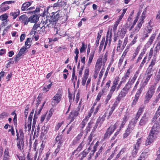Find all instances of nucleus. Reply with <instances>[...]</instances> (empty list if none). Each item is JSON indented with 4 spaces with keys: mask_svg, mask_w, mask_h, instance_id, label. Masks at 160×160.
<instances>
[{
    "mask_svg": "<svg viewBox=\"0 0 160 160\" xmlns=\"http://www.w3.org/2000/svg\"><path fill=\"white\" fill-rule=\"evenodd\" d=\"M158 123H156L153 125L149 135L146 140V145H148L150 144L153 141L154 139L156 138L159 132L158 131Z\"/></svg>",
    "mask_w": 160,
    "mask_h": 160,
    "instance_id": "f257e3e1",
    "label": "nucleus"
},
{
    "mask_svg": "<svg viewBox=\"0 0 160 160\" xmlns=\"http://www.w3.org/2000/svg\"><path fill=\"white\" fill-rule=\"evenodd\" d=\"M65 15V12L64 10H59L56 12H52L50 16L51 21L52 22L58 21L59 18Z\"/></svg>",
    "mask_w": 160,
    "mask_h": 160,
    "instance_id": "f03ea898",
    "label": "nucleus"
},
{
    "mask_svg": "<svg viewBox=\"0 0 160 160\" xmlns=\"http://www.w3.org/2000/svg\"><path fill=\"white\" fill-rule=\"evenodd\" d=\"M118 123H116L114 125H111L107 129L104 135L102 141H104L106 139H108L110 136L113 133L116 129Z\"/></svg>",
    "mask_w": 160,
    "mask_h": 160,
    "instance_id": "7ed1b4c3",
    "label": "nucleus"
},
{
    "mask_svg": "<svg viewBox=\"0 0 160 160\" xmlns=\"http://www.w3.org/2000/svg\"><path fill=\"white\" fill-rule=\"evenodd\" d=\"M155 88L153 86H151L149 87L145 97L144 102L145 103L149 102L155 93Z\"/></svg>",
    "mask_w": 160,
    "mask_h": 160,
    "instance_id": "20e7f679",
    "label": "nucleus"
},
{
    "mask_svg": "<svg viewBox=\"0 0 160 160\" xmlns=\"http://www.w3.org/2000/svg\"><path fill=\"white\" fill-rule=\"evenodd\" d=\"M62 96V94L59 92L54 96L51 101V105L52 106H55L60 102Z\"/></svg>",
    "mask_w": 160,
    "mask_h": 160,
    "instance_id": "39448f33",
    "label": "nucleus"
},
{
    "mask_svg": "<svg viewBox=\"0 0 160 160\" xmlns=\"http://www.w3.org/2000/svg\"><path fill=\"white\" fill-rule=\"evenodd\" d=\"M13 1H5L2 3L0 6V12H3L8 10L10 8L8 4L14 3Z\"/></svg>",
    "mask_w": 160,
    "mask_h": 160,
    "instance_id": "423d86ee",
    "label": "nucleus"
},
{
    "mask_svg": "<svg viewBox=\"0 0 160 160\" xmlns=\"http://www.w3.org/2000/svg\"><path fill=\"white\" fill-rule=\"evenodd\" d=\"M51 19L50 16H47L46 17H44V18L42 19L41 21V24H42L41 28H42L43 27H49V24L52 22L51 21Z\"/></svg>",
    "mask_w": 160,
    "mask_h": 160,
    "instance_id": "0eeeda50",
    "label": "nucleus"
},
{
    "mask_svg": "<svg viewBox=\"0 0 160 160\" xmlns=\"http://www.w3.org/2000/svg\"><path fill=\"white\" fill-rule=\"evenodd\" d=\"M133 84V83L132 82L128 80V82L125 84L124 87L121 91L126 95L129 91L130 89L132 87Z\"/></svg>",
    "mask_w": 160,
    "mask_h": 160,
    "instance_id": "6e6552de",
    "label": "nucleus"
},
{
    "mask_svg": "<svg viewBox=\"0 0 160 160\" xmlns=\"http://www.w3.org/2000/svg\"><path fill=\"white\" fill-rule=\"evenodd\" d=\"M16 132L17 136V140L18 141L17 142V145L18 149L21 151L22 148H23L24 145L23 139H19V137L18 136L19 133L17 131H16Z\"/></svg>",
    "mask_w": 160,
    "mask_h": 160,
    "instance_id": "1a4fd4ad",
    "label": "nucleus"
},
{
    "mask_svg": "<svg viewBox=\"0 0 160 160\" xmlns=\"http://www.w3.org/2000/svg\"><path fill=\"white\" fill-rule=\"evenodd\" d=\"M79 110H76L74 111L71 112L68 118V119L70 120V123L73 122L74 119L78 115Z\"/></svg>",
    "mask_w": 160,
    "mask_h": 160,
    "instance_id": "9d476101",
    "label": "nucleus"
},
{
    "mask_svg": "<svg viewBox=\"0 0 160 160\" xmlns=\"http://www.w3.org/2000/svg\"><path fill=\"white\" fill-rule=\"evenodd\" d=\"M18 21L24 25H27L29 22V18L25 14L21 15L19 18Z\"/></svg>",
    "mask_w": 160,
    "mask_h": 160,
    "instance_id": "9b49d317",
    "label": "nucleus"
},
{
    "mask_svg": "<svg viewBox=\"0 0 160 160\" xmlns=\"http://www.w3.org/2000/svg\"><path fill=\"white\" fill-rule=\"evenodd\" d=\"M36 32V31H31L30 32L27 36V37L26 40H32L34 39L35 40H38V36L35 35V33Z\"/></svg>",
    "mask_w": 160,
    "mask_h": 160,
    "instance_id": "f8f14e48",
    "label": "nucleus"
},
{
    "mask_svg": "<svg viewBox=\"0 0 160 160\" xmlns=\"http://www.w3.org/2000/svg\"><path fill=\"white\" fill-rule=\"evenodd\" d=\"M89 152V150L88 149H85L82 152H80L77 157L78 158V160H82L84 158L86 157Z\"/></svg>",
    "mask_w": 160,
    "mask_h": 160,
    "instance_id": "ddd939ff",
    "label": "nucleus"
},
{
    "mask_svg": "<svg viewBox=\"0 0 160 160\" xmlns=\"http://www.w3.org/2000/svg\"><path fill=\"white\" fill-rule=\"evenodd\" d=\"M27 49H28L26 48L24 46L20 49L18 53L14 59L16 61L18 60V59L20 57L22 56L23 54L26 53L27 51Z\"/></svg>",
    "mask_w": 160,
    "mask_h": 160,
    "instance_id": "4468645a",
    "label": "nucleus"
},
{
    "mask_svg": "<svg viewBox=\"0 0 160 160\" xmlns=\"http://www.w3.org/2000/svg\"><path fill=\"white\" fill-rule=\"evenodd\" d=\"M148 121V118L145 114L142 116L140 119L139 122V125L140 126L145 125Z\"/></svg>",
    "mask_w": 160,
    "mask_h": 160,
    "instance_id": "2eb2a0df",
    "label": "nucleus"
},
{
    "mask_svg": "<svg viewBox=\"0 0 160 160\" xmlns=\"http://www.w3.org/2000/svg\"><path fill=\"white\" fill-rule=\"evenodd\" d=\"M38 15L35 14L31 16L29 18V22L31 23H36L38 21L39 19Z\"/></svg>",
    "mask_w": 160,
    "mask_h": 160,
    "instance_id": "dca6fc26",
    "label": "nucleus"
},
{
    "mask_svg": "<svg viewBox=\"0 0 160 160\" xmlns=\"http://www.w3.org/2000/svg\"><path fill=\"white\" fill-rule=\"evenodd\" d=\"M20 14V11L18 9H16L15 11L11 12L9 14V16L13 19H15Z\"/></svg>",
    "mask_w": 160,
    "mask_h": 160,
    "instance_id": "f3484780",
    "label": "nucleus"
},
{
    "mask_svg": "<svg viewBox=\"0 0 160 160\" xmlns=\"http://www.w3.org/2000/svg\"><path fill=\"white\" fill-rule=\"evenodd\" d=\"M126 95V94L121 91L119 94L118 96L117 97L116 100L114 103L118 105L122 98L124 97Z\"/></svg>",
    "mask_w": 160,
    "mask_h": 160,
    "instance_id": "a211bd4d",
    "label": "nucleus"
},
{
    "mask_svg": "<svg viewBox=\"0 0 160 160\" xmlns=\"http://www.w3.org/2000/svg\"><path fill=\"white\" fill-rule=\"evenodd\" d=\"M32 2H27L23 3L21 7V10L22 11L28 10V8L31 4Z\"/></svg>",
    "mask_w": 160,
    "mask_h": 160,
    "instance_id": "6ab92c4d",
    "label": "nucleus"
},
{
    "mask_svg": "<svg viewBox=\"0 0 160 160\" xmlns=\"http://www.w3.org/2000/svg\"><path fill=\"white\" fill-rule=\"evenodd\" d=\"M151 23L152 21L151 20L148 23V25H147L146 28H145L146 32L148 33H150L152 29H153L152 25H151Z\"/></svg>",
    "mask_w": 160,
    "mask_h": 160,
    "instance_id": "aec40b11",
    "label": "nucleus"
},
{
    "mask_svg": "<svg viewBox=\"0 0 160 160\" xmlns=\"http://www.w3.org/2000/svg\"><path fill=\"white\" fill-rule=\"evenodd\" d=\"M128 117L126 115H125L124 117L122 118V123L120 126V130L123 128L125 125L126 122L128 120Z\"/></svg>",
    "mask_w": 160,
    "mask_h": 160,
    "instance_id": "412c9836",
    "label": "nucleus"
},
{
    "mask_svg": "<svg viewBox=\"0 0 160 160\" xmlns=\"http://www.w3.org/2000/svg\"><path fill=\"white\" fill-rule=\"evenodd\" d=\"M142 138H141L138 139L136 144H134V149H137L138 150L140 147V145L142 143Z\"/></svg>",
    "mask_w": 160,
    "mask_h": 160,
    "instance_id": "4be33fe9",
    "label": "nucleus"
},
{
    "mask_svg": "<svg viewBox=\"0 0 160 160\" xmlns=\"http://www.w3.org/2000/svg\"><path fill=\"white\" fill-rule=\"evenodd\" d=\"M102 59L101 58H98L96 62L95 65V68L100 69L102 65Z\"/></svg>",
    "mask_w": 160,
    "mask_h": 160,
    "instance_id": "5701e85b",
    "label": "nucleus"
},
{
    "mask_svg": "<svg viewBox=\"0 0 160 160\" xmlns=\"http://www.w3.org/2000/svg\"><path fill=\"white\" fill-rule=\"evenodd\" d=\"M118 83V82L117 81H114L113 82V85L111 87L109 92L112 94H113V92L116 88L117 85Z\"/></svg>",
    "mask_w": 160,
    "mask_h": 160,
    "instance_id": "b1692460",
    "label": "nucleus"
},
{
    "mask_svg": "<svg viewBox=\"0 0 160 160\" xmlns=\"http://www.w3.org/2000/svg\"><path fill=\"white\" fill-rule=\"evenodd\" d=\"M135 125V124H133V123L132 124V123H130L128 125L126 131L130 134L132 131L134 129Z\"/></svg>",
    "mask_w": 160,
    "mask_h": 160,
    "instance_id": "393cba45",
    "label": "nucleus"
},
{
    "mask_svg": "<svg viewBox=\"0 0 160 160\" xmlns=\"http://www.w3.org/2000/svg\"><path fill=\"white\" fill-rule=\"evenodd\" d=\"M143 22V19H142V20H139V23L137 25V26L135 28L134 30V32H137L140 29V28H141L142 24Z\"/></svg>",
    "mask_w": 160,
    "mask_h": 160,
    "instance_id": "a878e982",
    "label": "nucleus"
},
{
    "mask_svg": "<svg viewBox=\"0 0 160 160\" xmlns=\"http://www.w3.org/2000/svg\"><path fill=\"white\" fill-rule=\"evenodd\" d=\"M152 75L148 74L146 73L145 74V79L143 84L144 86L147 84Z\"/></svg>",
    "mask_w": 160,
    "mask_h": 160,
    "instance_id": "bb28decb",
    "label": "nucleus"
},
{
    "mask_svg": "<svg viewBox=\"0 0 160 160\" xmlns=\"http://www.w3.org/2000/svg\"><path fill=\"white\" fill-rule=\"evenodd\" d=\"M112 29L110 30L109 29L107 33L106 40H111L112 37Z\"/></svg>",
    "mask_w": 160,
    "mask_h": 160,
    "instance_id": "cd10ccee",
    "label": "nucleus"
},
{
    "mask_svg": "<svg viewBox=\"0 0 160 160\" xmlns=\"http://www.w3.org/2000/svg\"><path fill=\"white\" fill-rule=\"evenodd\" d=\"M94 124V121L93 120H91L88 124V126L86 128V132L88 133L90 131V129L93 126Z\"/></svg>",
    "mask_w": 160,
    "mask_h": 160,
    "instance_id": "c85d7f7f",
    "label": "nucleus"
},
{
    "mask_svg": "<svg viewBox=\"0 0 160 160\" xmlns=\"http://www.w3.org/2000/svg\"><path fill=\"white\" fill-rule=\"evenodd\" d=\"M83 134L82 132H81L75 138V139L73 141V144H75L78 143V141L80 139Z\"/></svg>",
    "mask_w": 160,
    "mask_h": 160,
    "instance_id": "c756f323",
    "label": "nucleus"
},
{
    "mask_svg": "<svg viewBox=\"0 0 160 160\" xmlns=\"http://www.w3.org/2000/svg\"><path fill=\"white\" fill-rule=\"evenodd\" d=\"M94 55V52H92L89 55V60L88 63V65L89 66L92 62L93 58Z\"/></svg>",
    "mask_w": 160,
    "mask_h": 160,
    "instance_id": "7c9ffc66",
    "label": "nucleus"
},
{
    "mask_svg": "<svg viewBox=\"0 0 160 160\" xmlns=\"http://www.w3.org/2000/svg\"><path fill=\"white\" fill-rule=\"evenodd\" d=\"M139 71H136L135 74H134L133 77L132 78H130L128 80L130 81L131 82H132L133 83H134V82H135V81L137 77H138V75L139 73Z\"/></svg>",
    "mask_w": 160,
    "mask_h": 160,
    "instance_id": "2f4dec72",
    "label": "nucleus"
},
{
    "mask_svg": "<svg viewBox=\"0 0 160 160\" xmlns=\"http://www.w3.org/2000/svg\"><path fill=\"white\" fill-rule=\"evenodd\" d=\"M103 147L101 146L98 152H96V155L95 156V159H96L100 155L102 152L103 150Z\"/></svg>",
    "mask_w": 160,
    "mask_h": 160,
    "instance_id": "473e14b6",
    "label": "nucleus"
},
{
    "mask_svg": "<svg viewBox=\"0 0 160 160\" xmlns=\"http://www.w3.org/2000/svg\"><path fill=\"white\" fill-rule=\"evenodd\" d=\"M77 77L75 75V67H74L72 69V81H76Z\"/></svg>",
    "mask_w": 160,
    "mask_h": 160,
    "instance_id": "72a5a7b5",
    "label": "nucleus"
},
{
    "mask_svg": "<svg viewBox=\"0 0 160 160\" xmlns=\"http://www.w3.org/2000/svg\"><path fill=\"white\" fill-rule=\"evenodd\" d=\"M158 119H157L156 118H153L152 119L151 122V124H152L153 123H154V125L155 123H158V131L159 132V126L160 125V122H158Z\"/></svg>",
    "mask_w": 160,
    "mask_h": 160,
    "instance_id": "f704fd0d",
    "label": "nucleus"
},
{
    "mask_svg": "<svg viewBox=\"0 0 160 160\" xmlns=\"http://www.w3.org/2000/svg\"><path fill=\"white\" fill-rule=\"evenodd\" d=\"M147 154L145 152H142L138 160H145V159L147 157Z\"/></svg>",
    "mask_w": 160,
    "mask_h": 160,
    "instance_id": "c9c22d12",
    "label": "nucleus"
},
{
    "mask_svg": "<svg viewBox=\"0 0 160 160\" xmlns=\"http://www.w3.org/2000/svg\"><path fill=\"white\" fill-rule=\"evenodd\" d=\"M42 24H41V23L38 24H34V26L33 27V28H32V29L33 30H34V31H35L37 30V29L38 28H40V29H41L42 28H41V27H42Z\"/></svg>",
    "mask_w": 160,
    "mask_h": 160,
    "instance_id": "e433bc0d",
    "label": "nucleus"
},
{
    "mask_svg": "<svg viewBox=\"0 0 160 160\" xmlns=\"http://www.w3.org/2000/svg\"><path fill=\"white\" fill-rule=\"evenodd\" d=\"M140 48V46H138L136 48V50L135 51V52L134 53L133 57L132 59H134L137 56V55L138 54L139 49Z\"/></svg>",
    "mask_w": 160,
    "mask_h": 160,
    "instance_id": "4c0bfd02",
    "label": "nucleus"
},
{
    "mask_svg": "<svg viewBox=\"0 0 160 160\" xmlns=\"http://www.w3.org/2000/svg\"><path fill=\"white\" fill-rule=\"evenodd\" d=\"M61 138L60 136H57L55 138V140L57 143H58V145H61V144L62 143V142L61 140Z\"/></svg>",
    "mask_w": 160,
    "mask_h": 160,
    "instance_id": "58836bf2",
    "label": "nucleus"
},
{
    "mask_svg": "<svg viewBox=\"0 0 160 160\" xmlns=\"http://www.w3.org/2000/svg\"><path fill=\"white\" fill-rule=\"evenodd\" d=\"M8 18L7 13H4L0 16V19L2 21L6 20Z\"/></svg>",
    "mask_w": 160,
    "mask_h": 160,
    "instance_id": "ea45409f",
    "label": "nucleus"
},
{
    "mask_svg": "<svg viewBox=\"0 0 160 160\" xmlns=\"http://www.w3.org/2000/svg\"><path fill=\"white\" fill-rule=\"evenodd\" d=\"M155 63L156 60L155 59H152L148 68H149L150 69H153L152 68L155 65Z\"/></svg>",
    "mask_w": 160,
    "mask_h": 160,
    "instance_id": "a19ab883",
    "label": "nucleus"
},
{
    "mask_svg": "<svg viewBox=\"0 0 160 160\" xmlns=\"http://www.w3.org/2000/svg\"><path fill=\"white\" fill-rule=\"evenodd\" d=\"M88 121L87 120L83 119L80 125V127L81 128H84L87 123Z\"/></svg>",
    "mask_w": 160,
    "mask_h": 160,
    "instance_id": "79ce46f5",
    "label": "nucleus"
},
{
    "mask_svg": "<svg viewBox=\"0 0 160 160\" xmlns=\"http://www.w3.org/2000/svg\"><path fill=\"white\" fill-rule=\"evenodd\" d=\"M130 73L131 70L129 68L128 69V70L126 72L125 74L124 75L123 77L128 79L129 77Z\"/></svg>",
    "mask_w": 160,
    "mask_h": 160,
    "instance_id": "37998d69",
    "label": "nucleus"
},
{
    "mask_svg": "<svg viewBox=\"0 0 160 160\" xmlns=\"http://www.w3.org/2000/svg\"><path fill=\"white\" fill-rule=\"evenodd\" d=\"M100 120L99 119H98L97 120L96 123H94L93 124V129L92 130L94 131L96 130V129L97 128L98 124L100 123Z\"/></svg>",
    "mask_w": 160,
    "mask_h": 160,
    "instance_id": "c03bdc74",
    "label": "nucleus"
},
{
    "mask_svg": "<svg viewBox=\"0 0 160 160\" xmlns=\"http://www.w3.org/2000/svg\"><path fill=\"white\" fill-rule=\"evenodd\" d=\"M139 97H140L139 96L135 95L134 98L132 102V105H134L136 104L139 98Z\"/></svg>",
    "mask_w": 160,
    "mask_h": 160,
    "instance_id": "a18cd8bd",
    "label": "nucleus"
},
{
    "mask_svg": "<svg viewBox=\"0 0 160 160\" xmlns=\"http://www.w3.org/2000/svg\"><path fill=\"white\" fill-rule=\"evenodd\" d=\"M106 117V115L105 113L102 116V117L101 118H100V117H99L98 119H99L100 120V126L103 123V121L105 120V118Z\"/></svg>",
    "mask_w": 160,
    "mask_h": 160,
    "instance_id": "49530a36",
    "label": "nucleus"
},
{
    "mask_svg": "<svg viewBox=\"0 0 160 160\" xmlns=\"http://www.w3.org/2000/svg\"><path fill=\"white\" fill-rule=\"evenodd\" d=\"M29 109V107L28 105H27L25 107V109L24 112L25 118V119H26L27 118V116L28 113V111Z\"/></svg>",
    "mask_w": 160,
    "mask_h": 160,
    "instance_id": "de8ad7c7",
    "label": "nucleus"
},
{
    "mask_svg": "<svg viewBox=\"0 0 160 160\" xmlns=\"http://www.w3.org/2000/svg\"><path fill=\"white\" fill-rule=\"evenodd\" d=\"M84 142L82 141L78 145V147L77 148V150H79L80 151L81 150L82 148L84 145Z\"/></svg>",
    "mask_w": 160,
    "mask_h": 160,
    "instance_id": "09e8293b",
    "label": "nucleus"
},
{
    "mask_svg": "<svg viewBox=\"0 0 160 160\" xmlns=\"http://www.w3.org/2000/svg\"><path fill=\"white\" fill-rule=\"evenodd\" d=\"M82 45L80 49V52L82 53L85 50L87 46L85 45L83 42H82Z\"/></svg>",
    "mask_w": 160,
    "mask_h": 160,
    "instance_id": "8fccbe9b",
    "label": "nucleus"
},
{
    "mask_svg": "<svg viewBox=\"0 0 160 160\" xmlns=\"http://www.w3.org/2000/svg\"><path fill=\"white\" fill-rule=\"evenodd\" d=\"M143 89L142 87H141L138 90L135 94L136 95L140 97Z\"/></svg>",
    "mask_w": 160,
    "mask_h": 160,
    "instance_id": "3c124183",
    "label": "nucleus"
},
{
    "mask_svg": "<svg viewBox=\"0 0 160 160\" xmlns=\"http://www.w3.org/2000/svg\"><path fill=\"white\" fill-rule=\"evenodd\" d=\"M103 30L102 29L101 30L99 31L98 33V36L97 38V40H99L101 38L102 33H103Z\"/></svg>",
    "mask_w": 160,
    "mask_h": 160,
    "instance_id": "603ef678",
    "label": "nucleus"
},
{
    "mask_svg": "<svg viewBox=\"0 0 160 160\" xmlns=\"http://www.w3.org/2000/svg\"><path fill=\"white\" fill-rule=\"evenodd\" d=\"M30 41H26L25 43V46H24L26 48L28 49L30 47L31 44Z\"/></svg>",
    "mask_w": 160,
    "mask_h": 160,
    "instance_id": "864d4df0",
    "label": "nucleus"
},
{
    "mask_svg": "<svg viewBox=\"0 0 160 160\" xmlns=\"http://www.w3.org/2000/svg\"><path fill=\"white\" fill-rule=\"evenodd\" d=\"M113 94L109 92V93L108 94V95L107 97V98L105 100V102L107 103L109 100L111 98L112 95Z\"/></svg>",
    "mask_w": 160,
    "mask_h": 160,
    "instance_id": "5fc2aeb1",
    "label": "nucleus"
},
{
    "mask_svg": "<svg viewBox=\"0 0 160 160\" xmlns=\"http://www.w3.org/2000/svg\"><path fill=\"white\" fill-rule=\"evenodd\" d=\"M160 115V111L157 110L156 112L154 115L153 118L158 119V118Z\"/></svg>",
    "mask_w": 160,
    "mask_h": 160,
    "instance_id": "6e6d98bb",
    "label": "nucleus"
},
{
    "mask_svg": "<svg viewBox=\"0 0 160 160\" xmlns=\"http://www.w3.org/2000/svg\"><path fill=\"white\" fill-rule=\"evenodd\" d=\"M63 122H62L60 123H58V125L55 126V131H57V130H58L60 128L61 126L63 124Z\"/></svg>",
    "mask_w": 160,
    "mask_h": 160,
    "instance_id": "4d7b16f0",
    "label": "nucleus"
},
{
    "mask_svg": "<svg viewBox=\"0 0 160 160\" xmlns=\"http://www.w3.org/2000/svg\"><path fill=\"white\" fill-rule=\"evenodd\" d=\"M58 2L59 3V7H64L66 6V4L65 2L62 1H61L60 2H59V0H58Z\"/></svg>",
    "mask_w": 160,
    "mask_h": 160,
    "instance_id": "13d9d810",
    "label": "nucleus"
},
{
    "mask_svg": "<svg viewBox=\"0 0 160 160\" xmlns=\"http://www.w3.org/2000/svg\"><path fill=\"white\" fill-rule=\"evenodd\" d=\"M19 132L20 136H18L19 137V139H23L24 134L23 132V130L22 129H20Z\"/></svg>",
    "mask_w": 160,
    "mask_h": 160,
    "instance_id": "bf43d9fd",
    "label": "nucleus"
},
{
    "mask_svg": "<svg viewBox=\"0 0 160 160\" xmlns=\"http://www.w3.org/2000/svg\"><path fill=\"white\" fill-rule=\"evenodd\" d=\"M89 69L88 68H86L85 70L84 75L83 77H86L87 78H88V76L89 75Z\"/></svg>",
    "mask_w": 160,
    "mask_h": 160,
    "instance_id": "052dcab7",
    "label": "nucleus"
},
{
    "mask_svg": "<svg viewBox=\"0 0 160 160\" xmlns=\"http://www.w3.org/2000/svg\"><path fill=\"white\" fill-rule=\"evenodd\" d=\"M52 85V83L49 84L48 85L45 86L44 88V90L46 92L48 91Z\"/></svg>",
    "mask_w": 160,
    "mask_h": 160,
    "instance_id": "680f3d73",
    "label": "nucleus"
},
{
    "mask_svg": "<svg viewBox=\"0 0 160 160\" xmlns=\"http://www.w3.org/2000/svg\"><path fill=\"white\" fill-rule=\"evenodd\" d=\"M138 151V150L137 149H134V148L132 152V156L133 157H135L136 156L137 153Z\"/></svg>",
    "mask_w": 160,
    "mask_h": 160,
    "instance_id": "e2e57ef3",
    "label": "nucleus"
},
{
    "mask_svg": "<svg viewBox=\"0 0 160 160\" xmlns=\"http://www.w3.org/2000/svg\"><path fill=\"white\" fill-rule=\"evenodd\" d=\"M139 82H140V81L139 80V79H138V81L136 82L135 84V85L134 87V88L133 89L132 91H135L136 90V89L137 88L138 86L139 83Z\"/></svg>",
    "mask_w": 160,
    "mask_h": 160,
    "instance_id": "0e129e2a",
    "label": "nucleus"
},
{
    "mask_svg": "<svg viewBox=\"0 0 160 160\" xmlns=\"http://www.w3.org/2000/svg\"><path fill=\"white\" fill-rule=\"evenodd\" d=\"M92 136L93 135L92 134H91L88 137V139L87 140V142L88 144H90V142L92 141Z\"/></svg>",
    "mask_w": 160,
    "mask_h": 160,
    "instance_id": "69168bd1",
    "label": "nucleus"
},
{
    "mask_svg": "<svg viewBox=\"0 0 160 160\" xmlns=\"http://www.w3.org/2000/svg\"><path fill=\"white\" fill-rule=\"evenodd\" d=\"M153 71V69H150L149 68H148L147 70H146L145 72V73L152 75Z\"/></svg>",
    "mask_w": 160,
    "mask_h": 160,
    "instance_id": "338daca9",
    "label": "nucleus"
},
{
    "mask_svg": "<svg viewBox=\"0 0 160 160\" xmlns=\"http://www.w3.org/2000/svg\"><path fill=\"white\" fill-rule=\"evenodd\" d=\"M160 49V42H159L157 44L154 49V50L158 52Z\"/></svg>",
    "mask_w": 160,
    "mask_h": 160,
    "instance_id": "774afa93",
    "label": "nucleus"
}]
</instances>
